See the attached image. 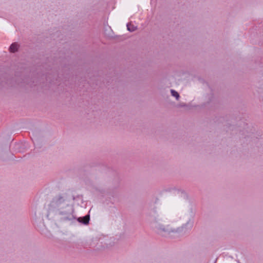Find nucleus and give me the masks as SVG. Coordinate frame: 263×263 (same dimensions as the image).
Segmentation results:
<instances>
[{
    "label": "nucleus",
    "mask_w": 263,
    "mask_h": 263,
    "mask_svg": "<svg viewBox=\"0 0 263 263\" xmlns=\"http://www.w3.org/2000/svg\"><path fill=\"white\" fill-rule=\"evenodd\" d=\"M18 45L16 43H14L11 44L9 48L11 52H15L17 50Z\"/></svg>",
    "instance_id": "1"
},
{
    "label": "nucleus",
    "mask_w": 263,
    "mask_h": 263,
    "mask_svg": "<svg viewBox=\"0 0 263 263\" xmlns=\"http://www.w3.org/2000/svg\"><path fill=\"white\" fill-rule=\"evenodd\" d=\"M127 30L130 32L136 30V27L130 23L127 24Z\"/></svg>",
    "instance_id": "2"
},
{
    "label": "nucleus",
    "mask_w": 263,
    "mask_h": 263,
    "mask_svg": "<svg viewBox=\"0 0 263 263\" xmlns=\"http://www.w3.org/2000/svg\"><path fill=\"white\" fill-rule=\"evenodd\" d=\"M89 220V216L86 215L83 218V223L84 224H87Z\"/></svg>",
    "instance_id": "3"
},
{
    "label": "nucleus",
    "mask_w": 263,
    "mask_h": 263,
    "mask_svg": "<svg viewBox=\"0 0 263 263\" xmlns=\"http://www.w3.org/2000/svg\"><path fill=\"white\" fill-rule=\"evenodd\" d=\"M171 93H172V96L175 97L177 99H178V98L179 97V95L177 91H176L174 90H171Z\"/></svg>",
    "instance_id": "4"
}]
</instances>
